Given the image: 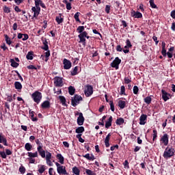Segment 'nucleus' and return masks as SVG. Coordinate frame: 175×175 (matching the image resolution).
Masks as SVG:
<instances>
[{
  "label": "nucleus",
  "mask_w": 175,
  "mask_h": 175,
  "mask_svg": "<svg viewBox=\"0 0 175 175\" xmlns=\"http://www.w3.org/2000/svg\"><path fill=\"white\" fill-rule=\"evenodd\" d=\"M82 157H83L85 159H87V161H92L95 160V157L92 154L87 153L85 155H82Z\"/></svg>",
  "instance_id": "a211bd4d"
},
{
  "label": "nucleus",
  "mask_w": 175,
  "mask_h": 175,
  "mask_svg": "<svg viewBox=\"0 0 175 175\" xmlns=\"http://www.w3.org/2000/svg\"><path fill=\"white\" fill-rule=\"evenodd\" d=\"M149 3L152 9H157V5H155L154 0H150Z\"/></svg>",
  "instance_id": "3c124183"
},
{
  "label": "nucleus",
  "mask_w": 175,
  "mask_h": 175,
  "mask_svg": "<svg viewBox=\"0 0 175 175\" xmlns=\"http://www.w3.org/2000/svg\"><path fill=\"white\" fill-rule=\"evenodd\" d=\"M0 155L2 159H7V154L3 153V151H0Z\"/></svg>",
  "instance_id": "e2e57ef3"
},
{
  "label": "nucleus",
  "mask_w": 175,
  "mask_h": 175,
  "mask_svg": "<svg viewBox=\"0 0 175 175\" xmlns=\"http://www.w3.org/2000/svg\"><path fill=\"white\" fill-rule=\"evenodd\" d=\"M14 88H16L17 90H22V84L21 82L16 81L14 83Z\"/></svg>",
  "instance_id": "b1692460"
},
{
  "label": "nucleus",
  "mask_w": 175,
  "mask_h": 175,
  "mask_svg": "<svg viewBox=\"0 0 175 175\" xmlns=\"http://www.w3.org/2000/svg\"><path fill=\"white\" fill-rule=\"evenodd\" d=\"M78 70H79V67L78 66L74 67V68L72 69V70L70 71V76L77 75V74H78L77 71Z\"/></svg>",
  "instance_id": "a878e982"
},
{
  "label": "nucleus",
  "mask_w": 175,
  "mask_h": 175,
  "mask_svg": "<svg viewBox=\"0 0 175 175\" xmlns=\"http://www.w3.org/2000/svg\"><path fill=\"white\" fill-rule=\"evenodd\" d=\"M133 17H135V18H142V17H143V14L139 12H136L133 14Z\"/></svg>",
  "instance_id": "79ce46f5"
},
{
  "label": "nucleus",
  "mask_w": 175,
  "mask_h": 175,
  "mask_svg": "<svg viewBox=\"0 0 175 175\" xmlns=\"http://www.w3.org/2000/svg\"><path fill=\"white\" fill-rule=\"evenodd\" d=\"M104 126H105V129H109L110 126H112V116L109 117V120H107V122H105Z\"/></svg>",
  "instance_id": "aec40b11"
},
{
  "label": "nucleus",
  "mask_w": 175,
  "mask_h": 175,
  "mask_svg": "<svg viewBox=\"0 0 175 175\" xmlns=\"http://www.w3.org/2000/svg\"><path fill=\"white\" fill-rule=\"evenodd\" d=\"M175 156V149L174 148H165V150L163 151V154H162V157L165 159H170L172 157Z\"/></svg>",
  "instance_id": "f257e3e1"
},
{
  "label": "nucleus",
  "mask_w": 175,
  "mask_h": 175,
  "mask_svg": "<svg viewBox=\"0 0 175 175\" xmlns=\"http://www.w3.org/2000/svg\"><path fill=\"white\" fill-rule=\"evenodd\" d=\"M161 93H162V100L163 101L167 102V100H169V99H170V97H171L170 94L165 92V90H162Z\"/></svg>",
  "instance_id": "ddd939ff"
},
{
  "label": "nucleus",
  "mask_w": 175,
  "mask_h": 175,
  "mask_svg": "<svg viewBox=\"0 0 175 175\" xmlns=\"http://www.w3.org/2000/svg\"><path fill=\"white\" fill-rule=\"evenodd\" d=\"M29 115L30 116V120H31L32 122H37V118L33 117V111H29Z\"/></svg>",
  "instance_id": "58836bf2"
},
{
  "label": "nucleus",
  "mask_w": 175,
  "mask_h": 175,
  "mask_svg": "<svg viewBox=\"0 0 175 175\" xmlns=\"http://www.w3.org/2000/svg\"><path fill=\"white\" fill-rule=\"evenodd\" d=\"M46 167H46L44 165H40V167H39V170H37V172H38L39 174H42L44 173V172H45V170H47V168H46Z\"/></svg>",
  "instance_id": "c756f323"
},
{
  "label": "nucleus",
  "mask_w": 175,
  "mask_h": 175,
  "mask_svg": "<svg viewBox=\"0 0 175 175\" xmlns=\"http://www.w3.org/2000/svg\"><path fill=\"white\" fill-rule=\"evenodd\" d=\"M152 102V98L150 96H147L144 98V103H146L147 105H150V103Z\"/></svg>",
  "instance_id": "a19ab883"
},
{
  "label": "nucleus",
  "mask_w": 175,
  "mask_h": 175,
  "mask_svg": "<svg viewBox=\"0 0 175 175\" xmlns=\"http://www.w3.org/2000/svg\"><path fill=\"white\" fill-rule=\"evenodd\" d=\"M105 102L109 103V105L110 106V111H112V112L116 111V109H114L113 107V101L112 100L109 101V99L107 98V94L105 95Z\"/></svg>",
  "instance_id": "6ab92c4d"
},
{
  "label": "nucleus",
  "mask_w": 175,
  "mask_h": 175,
  "mask_svg": "<svg viewBox=\"0 0 175 175\" xmlns=\"http://www.w3.org/2000/svg\"><path fill=\"white\" fill-rule=\"evenodd\" d=\"M87 31H83L82 33H79V43H82V44L85 45V38L89 39L90 36H87Z\"/></svg>",
  "instance_id": "0eeeda50"
},
{
  "label": "nucleus",
  "mask_w": 175,
  "mask_h": 175,
  "mask_svg": "<svg viewBox=\"0 0 175 175\" xmlns=\"http://www.w3.org/2000/svg\"><path fill=\"white\" fill-rule=\"evenodd\" d=\"M24 148L25 149L26 151H31L32 150V145L30 144V143H27L24 146Z\"/></svg>",
  "instance_id": "473e14b6"
},
{
  "label": "nucleus",
  "mask_w": 175,
  "mask_h": 175,
  "mask_svg": "<svg viewBox=\"0 0 175 175\" xmlns=\"http://www.w3.org/2000/svg\"><path fill=\"white\" fill-rule=\"evenodd\" d=\"M42 44H44V46H42V50L44 51H47L49 50V45H48V42H47V40L45 38H42Z\"/></svg>",
  "instance_id": "4be33fe9"
},
{
  "label": "nucleus",
  "mask_w": 175,
  "mask_h": 175,
  "mask_svg": "<svg viewBox=\"0 0 175 175\" xmlns=\"http://www.w3.org/2000/svg\"><path fill=\"white\" fill-rule=\"evenodd\" d=\"M86 88L85 90V92H83V94H85V96L86 97H89L90 96H92V94L94 93V88L92 87V85H86Z\"/></svg>",
  "instance_id": "9d476101"
},
{
  "label": "nucleus",
  "mask_w": 175,
  "mask_h": 175,
  "mask_svg": "<svg viewBox=\"0 0 175 175\" xmlns=\"http://www.w3.org/2000/svg\"><path fill=\"white\" fill-rule=\"evenodd\" d=\"M132 47V44L130 43V40L127 39L125 40V46H124V49H129Z\"/></svg>",
  "instance_id": "2f4dec72"
},
{
  "label": "nucleus",
  "mask_w": 175,
  "mask_h": 175,
  "mask_svg": "<svg viewBox=\"0 0 175 175\" xmlns=\"http://www.w3.org/2000/svg\"><path fill=\"white\" fill-rule=\"evenodd\" d=\"M85 129H83V126H79L77 129H75V133L81 134L83 133Z\"/></svg>",
  "instance_id": "cd10ccee"
},
{
  "label": "nucleus",
  "mask_w": 175,
  "mask_h": 175,
  "mask_svg": "<svg viewBox=\"0 0 175 175\" xmlns=\"http://www.w3.org/2000/svg\"><path fill=\"white\" fill-rule=\"evenodd\" d=\"M80 101H82V96H80L78 94L74 95V97H72L70 99V105L72 107H75L80 103Z\"/></svg>",
  "instance_id": "20e7f679"
},
{
  "label": "nucleus",
  "mask_w": 175,
  "mask_h": 175,
  "mask_svg": "<svg viewBox=\"0 0 175 175\" xmlns=\"http://www.w3.org/2000/svg\"><path fill=\"white\" fill-rule=\"evenodd\" d=\"M160 142L163 144V146H167V145H169V135L163 134L161 138H160Z\"/></svg>",
  "instance_id": "f8f14e48"
},
{
  "label": "nucleus",
  "mask_w": 175,
  "mask_h": 175,
  "mask_svg": "<svg viewBox=\"0 0 175 175\" xmlns=\"http://www.w3.org/2000/svg\"><path fill=\"white\" fill-rule=\"evenodd\" d=\"M160 53L162 54V56L163 57H169L172 58L174 57V59H175V54H172L170 52H167V50H165V42H162V51L160 52Z\"/></svg>",
  "instance_id": "7ed1b4c3"
},
{
  "label": "nucleus",
  "mask_w": 175,
  "mask_h": 175,
  "mask_svg": "<svg viewBox=\"0 0 175 175\" xmlns=\"http://www.w3.org/2000/svg\"><path fill=\"white\" fill-rule=\"evenodd\" d=\"M79 116V117L77 118V125L79 126L83 125V121H84L83 115L81 112H75V116Z\"/></svg>",
  "instance_id": "1a4fd4ad"
},
{
  "label": "nucleus",
  "mask_w": 175,
  "mask_h": 175,
  "mask_svg": "<svg viewBox=\"0 0 175 175\" xmlns=\"http://www.w3.org/2000/svg\"><path fill=\"white\" fill-rule=\"evenodd\" d=\"M68 95L72 96L75 93V88L74 87L70 86L68 87Z\"/></svg>",
  "instance_id": "e433bc0d"
},
{
  "label": "nucleus",
  "mask_w": 175,
  "mask_h": 175,
  "mask_svg": "<svg viewBox=\"0 0 175 175\" xmlns=\"http://www.w3.org/2000/svg\"><path fill=\"white\" fill-rule=\"evenodd\" d=\"M147 120V115L142 114L140 115V118H139V124L145 125V121Z\"/></svg>",
  "instance_id": "dca6fc26"
},
{
  "label": "nucleus",
  "mask_w": 175,
  "mask_h": 175,
  "mask_svg": "<svg viewBox=\"0 0 175 175\" xmlns=\"http://www.w3.org/2000/svg\"><path fill=\"white\" fill-rule=\"evenodd\" d=\"M110 136H112L111 134H107V136L105 137V139L104 140V143L105 144V148H109L110 144H109V141L110 140Z\"/></svg>",
  "instance_id": "412c9836"
},
{
  "label": "nucleus",
  "mask_w": 175,
  "mask_h": 175,
  "mask_svg": "<svg viewBox=\"0 0 175 175\" xmlns=\"http://www.w3.org/2000/svg\"><path fill=\"white\" fill-rule=\"evenodd\" d=\"M27 161H29V164L36 163V159H34L33 158H27Z\"/></svg>",
  "instance_id": "052dcab7"
},
{
  "label": "nucleus",
  "mask_w": 175,
  "mask_h": 175,
  "mask_svg": "<svg viewBox=\"0 0 175 175\" xmlns=\"http://www.w3.org/2000/svg\"><path fill=\"white\" fill-rule=\"evenodd\" d=\"M36 144H37V148H42V143L39 139H36Z\"/></svg>",
  "instance_id": "13d9d810"
},
{
  "label": "nucleus",
  "mask_w": 175,
  "mask_h": 175,
  "mask_svg": "<svg viewBox=\"0 0 175 175\" xmlns=\"http://www.w3.org/2000/svg\"><path fill=\"white\" fill-rule=\"evenodd\" d=\"M10 66H12V68H17V67H18V63L15 62L14 61V59H10Z\"/></svg>",
  "instance_id": "4c0bfd02"
},
{
  "label": "nucleus",
  "mask_w": 175,
  "mask_h": 175,
  "mask_svg": "<svg viewBox=\"0 0 175 175\" xmlns=\"http://www.w3.org/2000/svg\"><path fill=\"white\" fill-rule=\"evenodd\" d=\"M49 175H55V173H53V168H49Z\"/></svg>",
  "instance_id": "338daca9"
},
{
  "label": "nucleus",
  "mask_w": 175,
  "mask_h": 175,
  "mask_svg": "<svg viewBox=\"0 0 175 175\" xmlns=\"http://www.w3.org/2000/svg\"><path fill=\"white\" fill-rule=\"evenodd\" d=\"M33 53L32 51L27 52V55H25V58L27 59V60H32L33 59V57L32 56Z\"/></svg>",
  "instance_id": "c9c22d12"
},
{
  "label": "nucleus",
  "mask_w": 175,
  "mask_h": 175,
  "mask_svg": "<svg viewBox=\"0 0 175 175\" xmlns=\"http://www.w3.org/2000/svg\"><path fill=\"white\" fill-rule=\"evenodd\" d=\"M54 85H55V87H62L64 85L62 78L59 77H54Z\"/></svg>",
  "instance_id": "9b49d317"
},
{
  "label": "nucleus",
  "mask_w": 175,
  "mask_h": 175,
  "mask_svg": "<svg viewBox=\"0 0 175 175\" xmlns=\"http://www.w3.org/2000/svg\"><path fill=\"white\" fill-rule=\"evenodd\" d=\"M4 38H5V44L10 45L12 44V42L10 41V38H9V36H7V34L4 35Z\"/></svg>",
  "instance_id": "49530a36"
},
{
  "label": "nucleus",
  "mask_w": 175,
  "mask_h": 175,
  "mask_svg": "<svg viewBox=\"0 0 175 175\" xmlns=\"http://www.w3.org/2000/svg\"><path fill=\"white\" fill-rule=\"evenodd\" d=\"M119 108H120V109L125 108V101L119 100Z\"/></svg>",
  "instance_id": "a18cd8bd"
},
{
  "label": "nucleus",
  "mask_w": 175,
  "mask_h": 175,
  "mask_svg": "<svg viewBox=\"0 0 175 175\" xmlns=\"http://www.w3.org/2000/svg\"><path fill=\"white\" fill-rule=\"evenodd\" d=\"M40 108H42V109H50V102L49 100L42 102V104H40Z\"/></svg>",
  "instance_id": "f3484780"
},
{
  "label": "nucleus",
  "mask_w": 175,
  "mask_h": 175,
  "mask_svg": "<svg viewBox=\"0 0 175 175\" xmlns=\"http://www.w3.org/2000/svg\"><path fill=\"white\" fill-rule=\"evenodd\" d=\"M18 172H20L21 174H25V167L23 165H21V167H18Z\"/></svg>",
  "instance_id": "c03bdc74"
},
{
  "label": "nucleus",
  "mask_w": 175,
  "mask_h": 175,
  "mask_svg": "<svg viewBox=\"0 0 175 175\" xmlns=\"http://www.w3.org/2000/svg\"><path fill=\"white\" fill-rule=\"evenodd\" d=\"M47 52H45V62H47V61H49V57H50V51H49V49H47V51H45Z\"/></svg>",
  "instance_id": "603ef678"
},
{
  "label": "nucleus",
  "mask_w": 175,
  "mask_h": 175,
  "mask_svg": "<svg viewBox=\"0 0 175 175\" xmlns=\"http://www.w3.org/2000/svg\"><path fill=\"white\" fill-rule=\"evenodd\" d=\"M37 154L40 155V157L47 159V154H51V159H52V154L48 151H44L42 148H37Z\"/></svg>",
  "instance_id": "39448f33"
},
{
  "label": "nucleus",
  "mask_w": 175,
  "mask_h": 175,
  "mask_svg": "<svg viewBox=\"0 0 175 175\" xmlns=\"http://www.w3.org/2000/svg\"><path fill=\"white\" fill-rule=\"evenodd\" d=\"M131 82V81L129 79V77L124 78V83L129 84Z\"/></svg>",
  "instance_id": "0e129e2a"
},
{
  "label": "nucleus",
  "mask_w": 175,
  "mask_h": 175,
  "mask_svg": "<svg viewBox=\"0 0 175 175\" xmlns=\"http://www.w3.org/2000/svg\"><path fill=\"white\" fill-rule=\"evenodd\" d=\"M170 16L172 18H175V10L171 12Z\"/></svg>",
  "instance_id": "774afa93"
},
{
  "label": "nucleus",
  "mask_w": 175,
  "mask_h": 175,
  "mask_svg": "<svg viewBox=\"0 0 175 175\" xmlns=\"http://www.w3.org/2000/svg\"><path fill=\"white\" fill-rule=\"evenodd\" d=\"M55 158H57V160H59V163L64 164V157L62 154H57V155L55 156Z\"/></svg>",
  "instance_id": "c85d7f7f"
},
{
  "label": "nucleus",
  "mask_w": 175,
  "mask_h": 175,
  "mask_svg": "<svg viewBox=\"0 0 175 175\" xmlns=\"http://www.w3.org/2000/svg\"><path fill=\"white\" fill-rule=\"evenodd\" d=\"M64 69L68 70L72 67V62L67 59H64L63 60Z\"/></svg>",
  "instance_id": "4468645a"
},
{
  "label": "nucleus",
  "mask_w": 175,
  "mask_h": 175,
  "mask_svg": "<svg viewBox=\"0 0 175 175\" xmlns=\"http://www.w3.org/2000/svg\"><path fill=\"white\" fill-rule=\"evenodd\" d=\"M3 10L4 12V13H10V8H9V7L4 5L3 7Z\"/></svg>",
  "instance_id": "864d4df0"
},
{
  "label": "nucleus",
  "mask_w": 175,
  "mask_h": 175,
  "mask_svg": "<svg viewBox=\"0 0 175 175\" xmlns=\"http://www.w3.org/2000/svg\"><path fill=\"white\" fill-rule=\"evenodd\" d=\"M62 14H59L58 16H56L55 21L57 23H63L64 22V18L62 17Z\"/></svg>",
  "instance_id": "37998d69"
},
{
  "label": "nucleus",
  "mask_w": 175,
  "mask_h": 175,
  "mask_svg": "<svg viewBox=\"0 0 175 175\" xmlns=\"http://www.w3.org/2000/svg\"><path fill=\"white\" fill-rule=\"evenodd\" d=\"M83 26H79V27H77V32L79 33H83V32H86V31H83Z\"/></svg>",
  "instance_id": "6e6d98bb"
},
{
  "label": "nucleus",
  "mask_w": 175,
  "mask_h": 175,
  "mask_svg": "<svg viewBox=\"0 0 175 175\" xmlns=\"http://www.w3.org/2000/svg\"><path fill=\"white\" fill-rule=\"evenodd\" d=\"M85 174L87 175H95V173L94 172H92L90 170H85Z\"/></svg>",
  "instance_id": "680f3d73"
},
{
  "label": "nucleus",
  "mask_w": 175,
  "mask_h": 175,
  "mask_svg": "<svg viewBox=\"0 0 175 175\" xmlns=\"http://www.w3.org/2000/svg\"><path fill=\"white\" fill-rule=\"evenodd\" d=\"M59 100L60 104H62V106L67 107V104L65 103V97L62 96H59Z\"/></svg>",
  "instance_id": "7c9ffc66"
},
{
  "label": "nucleus",
  "mask_w": 175,
  "mask_h": 175,
  "mask_svg": "<svg viewBox=\"0 0 175 175\" xmlns=\"http://www.w3.org/2000/svg\"><path fill=\"white\" fill-rule=\"evenodd\" d=\"M31 10L33 12V17H38L40 13V7H32Z\"/></svg>",
  "instance_id": "2eb2a0df"
},
{
  "label": "nucleus",
  "mask_w": 175,
  "mask_h": 175,
  "mask_svg": "<svg viewBox=\"0 0 175 175\" xmlns=\"http://www.w3.org/2000/svg\"><path fill=\"white\" fill-rule=\"evenodd\" d=\"M63 2L66 5L67 10H72V3L68 2V0H64Z\"/></svg>",
  "instance_id": "f704fd0d"
},
{
  "label": "nucleus",
  "mask_w": 175,
  "mask_h": 175,
  "mask_svg": "<svg viewBox=\"0 0 175 175\" xmlns=\"http://www.w3.org/2000/svg\"><path fill=\"white\" fill-rule=\"evenodd\" d=\"M36 6L40 7V3H42V0H34Z\"/></svg>",
  "instance_id": "69168bd1"
},
{
  "label": "nucleus",
  "mask_w": 175,
  "mask_h": 175,
  "mask_svg": "<svg viewBox=\"0 0 175 175\" xmlns=\"http://www.w3.org/2000/svg\"><path fill=\"white\" fill-rule=\"evenodd\" d=\"M120 96L124 95L125 96V86L122 85L120 86Z\"/></svg>",
  "instance_id": "5fc2aeb1"
},
{
  "label": "nucleus",
  "mask_w": 175,
  "mask_h": 175,
  "mask_svg": "<svg viewBox=\"0 0 175 175\" xmlns=\"http://www.w3.org/2000/svg\"><path fill=\"white\" fill-rule=\"evenodd\" d=\"M50 159H51V158H50V154L48 153L47 158L45 159V163H46L47 165H49V167H52L53 164H52V161H50Z\"/></svg>",
  "instance_id": "393cba45"
},
{
  "label": "nucleus",
  "mask_w": 175,
  "mask_h": 175,
  "mask_svg": "<svg viewBox=\"0 0 175 175\" xmlns=\"http://www.w3.org/2000/svg\"><path fill=\"white\" fill-rule=\"evenodd\" d=\"M124 118H117V120H116V124H117L118 126H120L122 124H124Z\"/></svg>",
  "instance_id": "72a5a7b5"
},
{
  "label": "nucleus",
  "mask_w": 175,
  "mask_h": 175,
  "mask_svg": "<svg viewBox=\"0 0 175 175\" xmlns=\"http://www.w3.org/2000/svg\"><path fill=\"white\" fill-rule=\"evenodd\" d=\"M133 92H134L135 95L139 94V87H137V85L134 86V88H133Z\"/></svg>",
  "instance_id": "4d7b16f0"
},
{
  "label": "nucleus",
  "mask_w": 175,
  "mask_h": 175,
  "mask_svg": "<svg viewBox=\"0 0 175 175\" xmlns=\"http://www.w3.org/2000/svg\"><path fill=\"white\" fill-rule=\"evenodd\" d=\"M75 137L79 139V142L83 143L84 140L82 139V134H77V135H75Z\"/></svg>",
  "instance_id": "8fccbe9b"
},
{
  "label": "nucleus",
  "mask_w": 175,
  "mask_h": 175,
  "mask_svg": "<svg viewBox=\"0 0 175 175\" xmlns=\"http://www.w3.org/2000/svg\"><path fill=\"white\" fill-rule=\"evenodd\" d=\"M0 144H4V146H7V139L5 136L2 135V134H0Z\"/></svg>",
  "instance_id": "5701e85b"
},
{
  "label": "nucleus",
  "mask_w": 175,
  "mask_h": 175,
  "mask_svg": "<svg viewBox=\"0 0 175 175\" xmlns=\"http://www.w3.org/2000/svg\"><path fill=\"white\" fill-rule=\"evenodd\" d=\"M121 62L122 60L116 57V59H113V61H112V63H110V67L116 68V70H118V65H120Z\"/></svg>",
  "instance_id": "6e6552de"
},
{
  "label": "nucleus",
  "mask_w": 175,
  "mask_h": 175,
  "mask_svg": "<svg viewBox=\"0 0 175 175\" xmlns=\"http://www.w3.org/2000/svg\"><path fill=\"white\" fill-rule=\"evenodd\" d=\"M30 97L32 98L33 103L39 104L40 103V100H42V93H40V92L39 91L33 92V93H32V95L30 96Z\"/></svg>",
  "instance_id": "f03ea898"
},
{
  "label": "nucleus",
  "mask_w": 175,
  "mask_h": 175,
  "mask_svg": "<svg viewBox=\"0 0 175 175\" xmlns=\"http://www.w3.org/2000/svg\"><path fill=\"white\" fill-rule=\"evenodd\" d=\"M79 16H80V12H77L74 16L75 21H77V23H81V21H80V18H79Z\"/></svg>",
  "instance_id": "de8ad7c7"
},
{
  "label": "nucleus",
  "mask_w": 175,
  "mask_h": 175,
  "mask_svg": "<svg viewBox=\"0 0 175 175\" xmlns=\"http://www.w3.org/2000/svg\"><path fill=\"white\" fill-rule=\"evenodd\" d=\"M72 173H74V174L75 175H79L80 170H79V168H77V167H74L73 168H72Z\"/></svg>",
  "instance_id": "ea45409f"
},
{
  "label": "nucleus",
  "mask_w": 175,
  "mask_h": 175,
  "mask_svg": "<svg viewBox=\"0 0 175 175\" xmlns=\"http://www.w3.org/2000/svg\"><path fill=\"white\" fill-rule=\"evenodd\" d=\"M55 166L57 167V174L59 175H68L67 171L65 170V166L60 165L59 163L55 162Z\"/></svg>",
  "instance_id": "423d86ee"
},
{
  "label": "nucleus",
  "mask_w": 175,
  "mask_h": 175,
  "mask_svg": "<svg viewBox=\"0 0 175 175\" xmlns=\"http://www.w3.org/2000/svg\"><path fill=\"white\" fill-rule=\"evenodd\" d=\"M110 8H111V6L110 5H107L105 6V12L109 14V13H110Z\"/></svg>",
  "instance_id": "bf43d9fd"
},
{
  "label": "nucleus",
  "mask_w": 175,
  "mask_h": 175,
  "mask_svg": "<svg viewBox=\"0 0 175 175\" xmlns=\"http://www.w3.org/2000/svg\"><path fill=\"white\" fill-rule=\"evenodd\" d=\"M27 156L29 157V158L33 159L39 157V154H37V152H35L33 153L29 152H27Z\"/></svg>",
  "instance_id": "bb28decb"
},
{
  "label": "nucleus",
  "mask_w": 175,
  "mask_h": 175,
  "mask_svg": "<svg viewBox=\"0 0 175 175\" xmlns=\"http://www.w3.org/2000/svg\"><path fill=\"white\" fill-rule=\"evenodd\" d=\"M152 133H154L153 135H152V142H154L155 139H157V130L154 129L153 131H152Z\"/></svg>",
  "instance_id": "09e8293b"
}]
</instances>
